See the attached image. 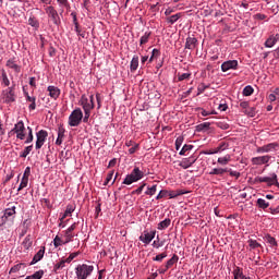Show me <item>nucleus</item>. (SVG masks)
I'll list each match as a JSON object with an SVG mask.
<instances>
[{"mask_svg":"<svg viewBox=\"0 0 279 279\" xmlns=\"http://www.w3.org/2000/svg\"><path fill=\"white\" fill-rule=\"evenodd\" d=\"M145 178V172L141 170L138 167H134L130 174L125 177L122 184H126L128 186L130 184H134V182H138L140 180H143Z\"/></svg>","mask_w":279,"mask_h":279,"instance_id":"nucleus-1","label":"nucleus"},{"mask_svg":"<svg viewBox=\"0 0 279 279\" xmlns=\"http://www.w3.org/2000/svg\"><path fill=\"white\" fill-rule=\"evenodd\" d=\"M84 119V112L82 109L76 108L74 109L68 119V124L70 128H77L82 123V120Z\"/></svg>","mask_w":279,"mask_h":279,"instance_id":"nucleus-2","label":"nucleus"},{"mask_svg":"<svg viewBox=\"0 0 279 279\" xmlns=\"http://www.w3.org/2000/svg\"><path fill=\"white\" fill-rule=\"evenodd\" d=\"M95 271V266L82 264L76 266L75 274L77 279H87Z\"/></svg>","mask_w":279,"mask_h":279,"instance_id":"nucleus-3","label":"nucleus"},{"mask_svg":"<svg viewBox=\"0 0 279 279\" xmlns=\"http://www.w3.org/2000/svg\"><path fill=\"white\" fill-rule=\"evenodd\" d=\"M80 106H82L83 110L92 111L95 108V96L83 94L80 99Z\"/></svg>","mask_w":279,"mask_h":279,"instance_id":"nucleus-4","label":"nucleus"},{"mask_svg":"<svg viewBox=\"0 0 279 279\" xmlns=\"http://www.w3.org/2000/svg\"><path fill=\"white\" fill-rule=\"evenodd\" d=\"M14 90H15V85L2 90L3 104H14V101H16V92Z\"/></svg>","mask_w":279,"mask_h":279,"instance_id":"nucleus-5","label":"nucleus"},{"mask_svg":"<svg viewBox=\"0 0 279 279\" xmlns=\"http://www.w3.org/2000/svg\"><path fill=\"white\" fill-rule=\"evenodd\" d=\"M9 134H16V138H19V141H25V123L20 120L15 123Z\"/></svg>","mask_w":279,"mask_h":279,"instance_id":"nucleus-6","label":"nucleus"},{"mask_svg":"<svg viewBox=\"0 0 279 279\" xmlns=\"http://www.w3.org/2000/svg\"><path fill=\"white\" fill-rule=\"evenodd\" d=\"M45 12L46 14H48V19L52 21L53 25L58 26L60 25V23H62V21L60 20V14H58V11L52 5L46 7Z\"/></svg>","mask_w":279,"mask_h":279,"instance_id":"nucleus-7","label":"nucleus"},{"mask_svg":"<svg viewBox=\"0 0 279 279\" xmlns=\"http://www.w3.org/2000/svg\"><path fill=\"white\" fill-rule=\"evenodd\" d=\"M47 136H49V133L45 130H40L36 133L35 149H43V145L47 142Z\"/></svg>","mask_w":279,"mask_h":279,"instance_id":"nucleus-8","label":"nucleus"},{"mask_svg":"<svg viewBox=\"0 0 279 279\" xmlns=\"http://www.w3.org/2000/svg\"><path fill=\"white\" fill-rule=\"evenodd\" d=\"M236 69H239V61L238 60L225 61L221 64L222 73H228V71H236Z\"/></svg>","mask_w":279,"mask_h":279,"instance_id":"nucleus-9","label":"nucleus"},{"mask_svg":"<svg viewBox=\"0 0 279 279\" xmlns=\"http://www.w3.org/2000/svg\"><path fill=\"white\" fill-rule=\"evenodd\" d=\"M269 160H271V156L264 155V156L253 157L251 159V162L252 165H255V166L267 165V167H269Z\"/></svg>","mask_w":279,"mask_h":279,"instance_id":"nucleus-10","label":"nucleus"},{"mask_svg":"<svg viewBox=\"0 0 279 279\" xmlns=\"http://www.w3.org/2000/svg\"><path fill=\"white\" fill-rule=\"evenodd\" d=\"M276 149H278V143H269L267 145L257 147L256 153L257 154H269L271 151H276Z\"/></svg>","mask_w":279,"mask_h":279,"instance_id":"nucleus-11","label":"nucleus"},{"mask_svg":"<svg viewBox=\"0 0 279 279\" xmlns=\"http://www.w3.org/2000/svg\"><path fill=\"white\" fill-rule=\"evenodd\" d=\"M154 239H156V231H144L140 235V241H142V243H145V245H149L150 242L154 241Z\"/></svg>","mask_w":279,"mask_h":279,"instance_id":"nucleus-12","label":"nucleus"},{"mask_svg":"<svg viewBox=\"0 0 279 279\" xmlns=\"http://www.w3.org/2000/svg\"><path fill=\"white\" fill-rule=\"evenodd\" d=\"M195 162H197V157L191 156L187 158H183L180 161L179 167H181L182 169H189L190 167H193V165H195Z\"/></svg>","mask_w":279,"mask_h":279,"instance_id":"nucleus-13","label":"nucleus"},{"mask_svg":"<svg viewBox=\"0 0 279 279\" xmlns=\"http://www.w3.org/2000/svg\"><path fill=\"white\" fill-rule=\"evenodd\" d=\"M277 43H279V34L270 35L264 43V46L266 49H271V47H276Z\"/></svg>","mask_w":279,"mask_h":279,"instance_id":"nucleus-14","label":"nucleus"},{"mask_svg":"<svg viewBox=\"0 0 279 279\" xmlns=\"http://www.w3.org/2000/svg\"><path fill=\"white\" fill-rule=\"evenodd\" d=\"M77 228V222H74L73 225H71L68 230L64 231V240L65 243H71V241H73V230H75Z\"/></svg>","mask_w":279,"mask_h":279,"instance_id":"nucleus-15","label":"nucleus"},{"mask_svg":"<svg viewBox=\"0 0 279 279\" xmlns=\"http://www.w3.org/2000/svg\"><path fill=\"white\" fill-rule=\"evenodd\" d=\"M14 217H16V206H9L7 209H4L2 219L8 221V219H14Z\"/></svg>","mask_w":279,"mask_h":279,"instance_id":"nucleus-16","label":"nucleus"},{"mask_svg":"<svg viewBox=\"0 0 279 279\" xmlns=\"http://www.w3.org/2000/svg\"><path fill=\"white\" fill-rule=\"evenodd\" d=\"M247 245H248L250 252H257V254H260V247H263V245L258 243V241L254 239H248Z\"/></svg>","mask_w":279,"mask_h":279,"instance_id":"nucleus-17","label":"nucleus"},{"mask_svg":"<svg viewBox=\"0 0 279 279\" xmlns=\"http://www.w3.org/2000/svg\"><path fill=\"white\" fill-rule=\"evenodd\" d=\"M24 97L26 98V101H28L31 105L28 106V110H36V97L29 96V93L25 90V87H23Z\"/></svg>","mask_w":279,"mask_h":279,"instance_id":"nucleus-18","label":"nucleus"},{"mask_svg":"<svg viewBox=\"0 0 279 279\" xmlns=\"http://www.w3.org/2000/svg\"><path fill=\"white\" fill-rule=\"evenodd\" d=\"M47 90H48V95H49V97L51 98V99H58V97H60V93H61V90L57 87V86H54V85H49L48 87H47Z\"/></svg>","mask_w":279,"mask_h":279,"instance_id":"nucleus-19","label":"nucleus"},{"mask_svg":"<svg viewBox=\"0 0 279 279\" xmlns=\"http://www.w3.org/2000/svg\"><path fill=\"white\" fill-rule=\"evenodd\" d=\"M45 257V246H41L40 250L34 255L31 265H36V263H40Z\"/></svg>","mask_w":279,"mask_h":279,"instance_id":"nucleus-20","label":"nucleus"},{"mask_svg":"<svg viewBox=\"0 0 279 279\" xmlns=\"http://www.w3.org/2000/svg\"><path fill=\"white\" fill-rule=\"evenodd\" d=\"M264 241L268 243L269 247H272V250H278V242L276 241V238L267 234L264 236Z\"/></svg>","mask_w":279,"mask_h":279,"instance_id":"nucleus-21","label":"nucleus"},{"mask_svg":"<svg viewBox=\"0 0 279 279\" xmlns=\"http://www.w3.org/2000/svg\"><path fill=\"white\" fill-rule=\"evenodd\" d=\"M197 47V38L195 37H187L185 41V49H190V51H193Z\"/></svg>","mask_w":279,"mask_h":279,"instance_id":"nucleus-22","label":"nucleus"},{"mask_svg":"<svg viewBox=\"0 0 279 279\" xmlns=\"http://www.w3.org/2000/svg\"><path fill=\"white\" fill-rule=\"evenodd\" d=\"M186 191L184 190H177V191H168L167 195L170 199H175V197H180V195H186Z\"/></svg>","mask_w":279,"mask_h":279,"instance_id":"nucleus-23","label":"nucleus"},{"mask_svg":"<svg viewBox=\"0 0 279 279\" xmlns=\"http://www.w3.org/2000/svg\"><path fill=\"white\" fill-rule=\"evenodd\" d=\"M180 19H182V13H177L174 15L166 17V22L168 23V25H174V23H178Z\"/></svg>","mask_w":279,"mask_h":279,"instance_id":"nucleus-24","label":"nucleus"},{"mask_svg":"<svg viewBox=\"0 0 279 279\" xmlns=\"http://www.w3.org/2000/svg\"><path fill=\"white\" fill-rule=\"evenodd\" d=\"M7 66L9 69H13V71H15V73H21V66L19 64H16V61H14V59H9L7 61Z\"/></svg>","mask_w":279,"mask_h":279,"instance_id":"nucleus-25","label":"nucleus"},{"mask_svg":"<svg viewBox=\"0 0 279 279\" xmlns=\"http://www.w3.org/2000/svg\"><path fill=\"white\" fill-rule=\"evenodd\" d=\"M73 213H75V206L68 205L66 208H65L64 214L60 218V221H64V218L65 217H71V215H73Z\"/></svg>","mask_w":279,"mask_h":279,"instance_id":"nucleus-26","label":"nucleus"},{"mask_svg":"<svg viewBox=\"0 0 279 279\" xmlns=\"http://www.w3.org/2000/svg\"><path fill=\"white\" fill-rule=\"evenodd\" d=\"M230 147V144L226 143V142H221L215 149H214V154H221L223 151H226V149H228Z\"/></svg>","mask_w":279,"mask_h":279,"instance_id":"nucleus-27","label":"nucleus"},{"mask_svg":"<svg viewBox=\"0 0 279 279\" xmlns=\"http://www.w3.org/2000/svg\"><path fill=\"white\" fill-rule=\"evenodd\" d=\"M64 128L58 129V137L56 140V145H62V143H64Z\"/></svg>","mask_w":279,"mask_h":279,"instance_id":"nucleus-28","label":"nucleus"},{"mask_svg":"<svg viewBox=\"0 0 279 279\" xmlns=\"http://www.w3.org/2000/svg\"><path fill=\"white\" fill-rule=\"evenodd\" d=\"M231 160H232V156L225 155L223 157H219L217 162H218V165L226 167V165H229Z\"/></svg>","mask_w":279,"mask_h":279,"instance_id":"nucleus-29","label":"nucleus"},{"mask_svg":"<svg viewBox=\"0 0 279 279\" xmlns=\"http://www.w3.org/2000/svg\"><path fill=\"white\" fill-rule=\"evenodd\" d=\"M223 173H228V168H214L209 171V175H223Z\"/></svg>","mask_w":279,"mask_h":279,"instance_id":"nucleus-30","label":"nucleus"},{"mask_svg":"<svg viewBox=\"0 0 279 279\" xmlns=\"http://www.w3.org/2000/svg\"><path fill=\"white\" fill-rule=\"evenodd\" d=\"M69 242H66V240H62V238H60V235H56V238L53 239V246L54 247H62V245H66Z\"/></svg>","mask_w":279,"mask_h":279,"instance_id":"nucleus-31","label":"nucleus"},{"mask_svg":"<svg viewBox=\"0 0 279 279\" xmlns=\"http://www.w3.org/2000/svg\"><path fill=\"white\" fill-rule=\"evenodd\" d=\"M169 226H171V219L166 218L165 220H162L158 223L157 229L158 230H167V228H169Z\"/></svg>","mask_w":279,"mask_h":279,"instance_id":"nucleus-32","label":"nucleus"},{"mask_svg":"<svg viewBox=\"0 0 279 279\" xmlns=\"http://www.w3.org/2000/svg\"><path fill=\"white\" fill-rule=\"evenodd\" d=\"M151 37V32H146L140 39V46L147 45L149 43V38Z\"/></svg>","mask_w":279,"mask_h":279,"instance_id":"nucleus-33","label":"nucleus"},{"mask_svg":"<svg viewBox=\"0 0 279 279\" xmlns=\"http://www.w3.org/2000/svg\"><path fill=\"white\" fill-rule=\"evenodd\" d=\"M256 204L257 208H260L262 210H267V208H269V202H266L264 198H258Z\"/></svg>","mask_w":279,"mask_h":279,"instance_id":"nucleus-34","label":"nucleus"},{"mask_svg":"<svg viewBox=\"0 0 279 279\" xmlns=\"http://www.w3.org/2000/svg\"><path fill=\"white\" fill-rule=\"evenodd\" d=\"M180 260V257L178 255H173L167 263H166V269H171L172 266L175 265Z\"/></svg>","mask_w":279,"mask_h":279,"instance_id":"nucleus-35","label":"nucleus"},{"mask_svg":"<svg viewBox=\"0 0 279 279\" xmlns=\"http://www.w3.org/2000/svg\"><path fill=\"white\" fill-rule=\"evenodd\" d=\"M131 72L134 73L138 69V56H133L130 64Z\"/></svg>","mask_w":279,"mask_h":279,"instance_id":"nucleus-36","label":"nucleus"},{"mask_svg":"<svg viewBox=\"0 0 279 279\" xmlns=\"http://www.w3.org/2000/svg\"><path fill=\"white\" fill-rule=\"evenodd\" d=\"M0 81H1V85L4 87L10 86V78H8V73L4 72V70L2 71V74L0 76Z\"/></svg>","mask_w":279,"mask_h":279,"instance_id":"nucleus-37","label":"nucleus"},{"mask_svg":"<svg viewBox=\"0 0 279 279\" xmlns=\"http://www.w3.org/2000/svg\"><path fill=\"white\" fill-rule=\"evenodd\" d=\"M65 267H66V264L64 259H61L59 263L54 265L53 270L56 274H58L59 271H61V269H64Z\"/></svg>","mask_w":279,"mask_h":279,"instance_id":"nucleus-38","label":"nucleus"},{"mask_svg":"<svg viewBox=\"0 0 279 279\" xmlns=\"http://www.w3.org/2000/svg\"><path fill=\"white\" fill-rule=\"evenodd\" d=\"M27 130H28V134H27V137L25 140V145H29V143H33L34 141V131L32 130L31 126H27Z\"/></svg>","mask_w":279,"mask_h":279,"instance_id":"nucleus-39","label":"nucleus"},{"mask_svg":"<svg viewBox=\"0 0 279 279\" xmlns=\"http://www.w3.org/2000/svg\"><path fill=\"white\" fill-rule=\"evenodd\" d=\"M22 245H23L24 250H29V247H32V245H33L32 238L29 235H27L24 239V241L22 242Z\"/></svg>","mask_w":279,"mask_h":279,"instance_id":"nucleus-40","label":"nucleus"},{"mask_svg":"<svg viewBox=\"0 0 279 279\" xmlns=\"http://www.w3.org/2000/svg\"><path fill=\"white\" fill-rule=\"evenodd\" d=\"M233 276L242 279L245 275H243V268L239 267V266H234L233 267Z\"/></svg>","mask_w":279,"mask_h":279,"instance_id":"nucleus-41","label":"nucleus"},{"mask_svg":"<svg viewBox=\"0 0 279 279\" xmlns=\"http://www.w3.org/2000/svg\"><path fill=\"white\" fill-rule=\"evenodd\" d=\"M32 149H34V145L26 146L24 150L20 154V158H25L32 154Z\"/></svg>","mask_w":279,"mask_h":279,"instance_id":"nucleus-42","label":"nucleus"},{"mask_svg":"<svg viewBox=\"0 0 279 279\" xmlns=\"http://www.w3.org/2000/svg\"><path fill=\"white\" fill-rule=\"evenodd\" d=\"M23 267H25V264H23V263L16 264V265H14V266L10 269L9 274H19V270H20V269H23Z\"/></svg>","mask_w":279,"mask_h":279,"instance_id":"nucleus-43","label":"nucleus"},{"mask_svg":"<svg viewBox=\"0 0 279 279\" xmlns=\"http://www.w3.org/2000/svg\"><path fill=\"white\" fill-rule=\"evenodd\" d=\"M253 94H254V87H252V85H247L244 87L243 89L244 97H250Z\"/></svg>","mask_w":279,"mask_h":279,"instance_id":"nucleus-44","label":"nucleus"},{"mask_svg":"<svg viewBox=\"0 0 279 279\" xmlns=\"http://www.w3.org/2000/svg\"><path fill=\"white\" fill-rule=\"evenodd\" d=\"M193 149V145L185 144L182 149L180 150V156H186V151H191Z\"/></svg>","mask_w":279,"mask_h":279,"instance_id":"nucleus-45","label":"nucleus"},{"mask_svg":"<svg viewBox=\"0 0 279 279\" xmlns=\"http://www.w3.org/2000/svg\"><path fill=\"white\" fill-rule=\"evenodd\" d=\"M158 189V185L148 186L147 191L145 192V195H149L150 197L156 195V191Z\"/></svg>","mask_w":279,"mask_h":279,"instance_id":"nucleus-46","label":"nucleus"},{"mask_svg":"<svg viewBox=\"0 0 279 279\" xmlns=\"http://www.w3.org/2000/svg\"><path fill=\"white\" fill-rule=\"evenodd\" d=\"M28 25H31V27H35V28L40 27V24L38 23V20H36V17H34V16H31L28 19Z\"/></svg>","mask_w":279,"mask_h":279,"instance_id":"nucleus-47","label":"nucleus"},{"mask_svg":"<svg viewBox=\"0 0 279 279\" xmlns=\"http://www.w3.org/2000/svg\"><path fill=\"white\" fill-rule=\"evenodd\" d=\"M27 184H29V179L22 178L17 191H23V189H26Z\"/></svg>","mask_w":279,"mask_h":279,"instance_id":"nucleus-48","label":"nucleus"},{"mask_svg":"<svg viewBox=\"0 0 279 279\" xmlns=\"http://www.w3.org/2000/svg\"><path fill=\"white\" fill-rule=\"evenodd\" d=\"M165 258H167V252L158 254L157 256H155L153 258V260H155L156 263H162V260H165Z\"/></svg>","mask_w":279,"mask_h":279,"instance_id":"nucleus-49","label":"nucleus"},{"mask_svg":"<svg viewBox=\"0 0 279 279\" xmlns=\"http://www.w3.org/2000/svg\"><path fill=\"white\" fill-rule=\"evenodd\" d=\"M114 177V171H110L107 174V178L105 180L104 186H108V184H110V182H112V178Z\"/></svg>","mask_w":279,"mask_h":279,"instance_id":"nucleus-50","label":"nucleus"},{"mask_svg":"<svg viewBox=\"0 0 279 279\" xmlns=\"http://www.w3.org/2000/svg\"><path fill=\"white\" fill-rule=\"evenodd\" d=\"M191 77V73H178V81L184 82V80H189Z\"/></svg>","mask_w":279,"mask_h":279,"instance_id":"nucleus-51","label":"nucleus"},{"mask_svg":"<svg viewBox=\"0 0 279 279\" xmlns=\"http://www.w3.org/2000/svg\"><path fill=\"white\" fill-rule=\"evenodd\" d=\"M57 3H59L60 8H71V4H69V0H57Z\"/></svg>","mask_w":279,"mask_h":279,"instance_id":"nucleus-52","label":"nucleus"},{"mask_svg":"<svg viewBox=\"0 0 279 279\" xmlns=\"http://www.w3.org/2000/svg\"><path fill=\"white\" fill-rule=\"evenodd\" d=\"M145 186H147V183H143L140 187H137L136 190H134L132 192L133 195H141V193H143V189H145Z\"/></svg>","mask_w":279,"mask_h":279,"instance_id":"nucleus-53","label":"nucleus"},{"mask_svg":"<svg viewBox=\"0 0 279 279\" xmlns=\"http://www.w3.org/2000/svg\"><path fill=\"white\" fill-rule=\"evenodd\" d=\"M227 173H229V175H231V178H241V172L239 171H233L232 169H228Z\"/></svg>","mask_w":279,"mask_h":279,"instance_id":"nucleus-54","label":"nucleus"},{"mask_svg":"<svg viewBox=\"0 0 279 279\" xmlns=\"http://www.w3.org/2000/svg\"><path fill=\"white\" fill-rule=\"evenodd\" d=\"M183 138L182 137H178L177 140H175V150L178 151V150H180V147H182V143H183Z\"/></svg>","mask_w":279,"mask_h":279,"instance_id":"nucleus-55","label":"nucleus"},{"mask_svg":"<svg viewBox=\"0 0 279 279\" xmlns=\"http://www.w3.org/2000/svg\"><path fill=\"white\" fill-rule=\"evenodd\" d=\"M217 125L220 128V130H230V124L226 122H218Z\"/></svg>","mask_w":279,"mask_h":279,"instance_id":"nucleus-56","label":"nucleus"},{"mask_svg":"<svg viewBox=\"0 0 279 279\" xmlns=\"http://www.w3.org/2000/svg\"><path fill=\"white\" fill-rule=\"evenodd\" d=\"M29 175H32V168L26 167L22 178H26L27 180H29Z\"/></svg>","mask_w":279,"mask_h":279,"instance_id":"nucleus-57","label":"nucleus"},{"mask_svg":"<svg viewBox=\"0 0 279 279\" xmlns=\"http://www.w3.org/2000/svg\"><path fill=\"white\" fill-rule=\"evenodd\" d=\"M140 149V145L138 144H134L130 149H129V154H136V151H138Z\"/></svg>","mask_w":279,"mask_h":279,"instance_id":"nucleus-58","label":"nucleus"},{"mask_svg":"<svg viewBox=\"0 0 279 279\" xmlns=\"http://www.w3.org/2000/svg\"><path fill=\"white\" fill-rule=\"evenodd\" d=\"M88 119H90V111L84 110L83 122L88 123Z\"/></svg>","mask_w":279,"mask_h":279,"instance_id":"nucleus-59","label":"nucleus"},{"mask_svg":"<svg viewBox=\"0 0 279 279\" xmlns=\"http://www.w3.org/2000/svg\"><path fill=\"white\" fill-rule=\"evenodd\" d=\"M208 88V86L202 84L197 87V94L196 95H202L204 93V90H206Z\"/></svg>","mask_w":279,"mask_h":279,"instance_id":"nucleus-60","label":"nucleus"},{"mask_svg":"<svg viewBox=\"0 0 279 279\" xmlns=\"http://www.w3.org/2000/svg\"><path fill=\"white\" fill-rule=\"evenodd\" d=\"M197 128H198V132H201V130H208V128H210V123L205 122L203 124H199Z\"/></svg>","mask_w":279,"mask_h":279,"instance_id":"nucleus-61","label":"nucleus"},{"mask_svg":"<svg viewBox=\"0 0 279 279\" xmlns=\"http://www.w3.org/2000/svg\"><path fill=\"white\" fill-rule=\"evenodd\" d=\"M167 193H169V191H160L159 194L156 196V199H162V197H167Z\"/></svg>","mask_w":279,"mask_h":279,"instance_id":"nucleus-62","label":"nucleus"},{"mask_svg":"<svg viewBox=\"0 0 279 279\" xmlns=\"http://www.w3.org/2000/svg\"><path fill=\"white\" fill-rule=\"evenodd\" d=\"M267 179L268 177H256L255 182H260V183L265 182L267 184Z\"/></svg>","mask_w":279,"mask_h":279,"instance_id":"nucleus-63","label":"nucleus"},{"mask_svg":"<svg viewBox=\"0 0 279 279\" xmlns=\"http://www.w3.org/2000/svg\"><path fill=\"white\" fill-rule=\"evenodd\" d=\"M271 215H278L279 214V207H270L269 208Z\"/></svg>","mask_w":279,"mask_h":279,"instance_id":"nucleus-64","label":"nucleus"}]
</instances>
